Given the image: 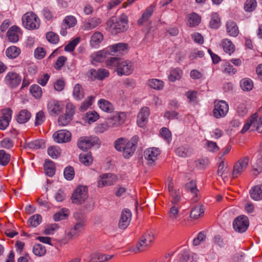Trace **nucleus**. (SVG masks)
Wrapping results in <instances>:
<instances>
[{"label": "nucleus", "instance_id": "864d4df0", "mask_svg": "<svg viewBox=\"0 0 262 262\" xmlns=\"http://www.w3.org/2000/svg\"><path fill=\"white\" fill-rule=\"evenodd\" d=\"M33 253L37 256H42L46 253V247L41 244H36L33 249Z\"/></svg>", "mask_w": 262, "mask_h": 262}, {"label": "nucleus", "instance_id": "412c9836", "mask_svg": "<svg viewBox=\"0 0 262 262\" xmlns=\"http://www.w3.org/2000/svg\"><path fill=\"white\" fill-rule=\"evenodd\" d=\"M132 219V213L128 209H123L121 213L118 223L120 229H125L129 225Z\"/></svg>", "mask_w": 262, "mask_h": 262}, {"label": "nucleus", "instance_id": "2f4dec72", "mask_svg": "<svg viewBox=\"0 0 262 262\" xmlns=\"http://www.w3.org/2000/svg\"><path fill=\"white\" fill-rule=\"evenodd\" d=\"M226 31L229 35L236 37L239 33V30L236 24L232 20H228L226 24Z\"/></svg>", "mask_w": 262, "mask_h": 262}, {"label": "nucleus", "instance_id": "f8f14e48", "mask_svg": "<svg viewBox=\"0 0 262 262\" xmlns=\"http://www.w3.org/2000/svg\"><path fill=\"white\" fill-rule=\"evenodd\" d=\"M117 177L112 173H103L100 174L97 179V186L102 188L113 185L117 181Z\"/></svg>", "mask_w": 262, "mask_h": 262}, {"label": "nucleus", "instance_id": "de8ad7c7", "mask_svg": "<svg viewBox=\"0 0 262 262\" xmlns=\"http://www.w3.org/2000/svg\"><path fill=\"white\" fill-rule=\"evenodd\" d=\"M204 209L201 205H197L193 208L190 214V217L194 219H198L204 214Z\"/></svg>", "mask_w": 262, "mask_h": 262}, {"label": "nucleus", "instance_id": "6e6552de", "mask_svg": "<svg viewBox=\"0 0 262 262\" xmlns=\"http://www.w3.org/2000/svg\"><path fill=\"white\" fill-rule=\"evenodd\" d=\"M100 141L97 137H82L77 142L78 147L81 150H87L95 145H99Z\"/></svg>", "mask_w": 262, "mask_h": 262}, {"label": "nucleus", "instance_id": "bf43d9fd", "mask_svg": "<svg viewBox=\"0 0 262 262\" xmlns=\"http://www.w3.org/2000/svg\"><path fill=\"white\" fill-rule=\"evenodd\" d=\"M48 155L53 159L57 158L61 154V149L58 146H52L48 149Z\"/></svg>", "mask_w": 262, "mask_h": 262}, {"label": "nucleus", "instance_id": "f704fd0d", "mask_svg": "<svg viewBox=\"0 0 262 262\" xmlns=\"http://www.w3.org/2000/svg\"><path fill=\"white\" fill-rule=\"evenodd\" d=\"M186 188L188 191H189L193 197V200L194 202L198 201V192L199 190L196 187V184L195 181H191L188 183L186 185Z\"/></svg>", "mask_w": 262, "mask_h": 262}, {"label": "nucleus", "instance_id": "39448f33", "mask_svg": "<svg viewBox=\"0 0 262 262\" xmlns=\"http://www.w3.org/2000/svg\"><path fill=\"white\" fill-rule=\"evenodd\" d=\"M180 201V200L170 201V208L167 213V218L168 221L172 224L184 226L185 225V221L181 217Z\"/></svg>", "mask_w": 262, "mask_h": 262}, {"label": "nucleus", "instance_id": "37998d69", "mask_svg": "<svg viewBox=\"0 0 262 262\" xmlns=\"http://www.w3.org/2000/svg\"><path fill=\"white\" fill-rule=\"evenodd\" d=\"M73 97L75 99L80 100L84 97V90L80 84H76L73 89Z\"/></svg>", "mask_w": 262, "mask_h": 262}, {"label": "nucleus", "instance_id": "09e8293b", "mask_svg": "<svg viewBox=\"0 0 262 262\" xmlns=\"http://www.w3.org/2000/svg\"><path fill=\"white\" fill-rule=\"evenodd\" d=\"M201 17L195 13H192L188 16V23L191 27L198 26L201 22Z\"/></svg>", "mask_w": 262, "mask_h": 262}, {"label": "nucleus", "instance_id": "393cba45", "mask_svg": "<svg viewBox=\"0 0 262 262\" xmlns=\"http://www.w3.org/2000/svg\"><path fill=\"white\" fill-rule=\"evenodd\" d=\"M111 55L118 53L124 54L128 51V45L125 43H118L107 47Z\"/></svg>", "mask_w": 262, "mask_h": 262}, {"label": "nucleus", "instance_id": "4be33fe9", "mask_svg": "<svg viewBox=\"0 0 262 262\" xmlns=\"http://www.w3.org/2000/svg\"><path fill=\"white\" fill-rule=\"evenodd\" d=\"M150 115V111L148 107H142L137 116V124L139 127H143L145 125L148 121Z\"/></svg>", "mask_w": 262, "mask_h": 262}, {"label": "nucleus", "instance_id": "a211bd4d", "mask_svg": "<svg viewBox=\"0 0 262 262\" xmlns=\"http://www.w3.org/2000/svg\"><path fill=\"white\" fill-rule=\"evenodd\" d=\"M161 151L158 148L150 147L147 148L144 152V157L147 161L148 164L152 165L157 160L158 156L160 155Z\"/></svg>", "mask_w": 262, "mask_h": 262}, {"label": "nucleus", "instance_id": "0e129e2a", "mask_svg": "<svg viewBox=\"0 0 262 262\" xmlns=\"http://www.w3.org/2000/svg\"><path fill=\"white\" fill-rule=\"evenodd\" d=\"M161 137L168 143L171 140V133L170 131L166 127H163L160 131Z\"/></svg>", "mask_w": 262, "mask_h": 262}, {"label": "nucleus", "instance_id": "4c0bfd02", "mask_svg": "<svg viewBox=\"0 0 262 262\" xmlns=\"http://www.w3.org/2000/svg\"><path fill=\"white\" fill-rule=\"evenodd\" d=\"M168 190L172 199L171 201L180 200L181 198V193L180 190H176L174 189L173 182L170 181L168 184Z\"/></svg>", "mask_w": 262, "mask_h": 262}, {"label": "nucleus", "instance_id": "58836bf2", "mask_svg": "<svg viewBox=\"0 0 262 262\" xmlns=\"http://www.w3.org/2000/svg\"><path fill=\"white\" fill-rule=\"evenodd\" d=\"M70 214L68 209L62 208L53 215V219L56 222L66 220L68 218Z\"/></svg>", "mask_w": 262, "mask_h": 262}, {"label": "nucleus", "instance_id": "a19ab883", "mask_svg": "<svg viewBox=\"0 0 262 262\" xmlns=\"http://www.w3.org/2000/svg\"><path fill=\"white\" fill-rule=\"evenodd\" d=\"M79 160L85 166H90L93 162V158L91 152L82 153L79 155Z\"/></svg>", "mask_w": 262, "mask_h": 262}, {"label": "nucleus", "instance_id": "4d7b16f0", "mask_svg": "<svg viewBox=\"0 0 262 262\" xmlns=\"http://www.w3.org/2000/svg\"><path fill=\"white\" fill-rule=\"evenodd\" d=\"M30 91L35 98H40L42 94L41 88L37 84H34L30 86Z\"/></svg>", "mask_w": 262, "mask_h": 262}, {"label": "nucleus", "instance_id": "774afa93", "mask_svg": "<svg viewBox=\"0 0 262 262\" xmlns=\"http://www.w3.org/2000/svg\"><path fill=\"white\" fill-rule=\"evenodd\" d=\"M87 262H103L102 254L95 253L90 254Z\"/></svg>", "mask_w": 262, "mask_h": 262}, {"label": "nucleus", "instance_id": "6ab92c4d", "mask_svg": "<svg viewBox=\"0 0 262 262\" xmlns=\"http://www.w3.org/2000/svg\"><path fill=\"white\" fill-rule=\"evenodd\" d=\"M108 55H111L107 48L95 52L90 56L91 63L93 64H96L98 62L106 61V58Z\"/></svg>", "mask_w": 262, "mask_h": 262}, {"label": "nucleus", "instance_id": "aec40b11", "mask_svg": "<svg viewBox=\"0 0 262 262\" xmlns=\"http://www.w3.org/2000/svg\"><path fill=\"white\" fill-rule=\"evenodd\" d=\"M55 142L58 143L68 142L71 140V134L65 129H61L55 132L53 135Z\"/></svg>", "mask_w": 262, "mask_h": 262}, {"label": "nucleus", "instance_id": "5fc2aeb1", "mask_svg": "<svg viewBox=\"0 0 262 262\" xmlns=\"http://www.w3.org/2000/svg\"><path fill=\"white\" fill-rule=\"evenodd\" d=\"M11 156L4 150H0V165L6 166L10 162Z\"/></svg>", "mask_w": 262, "mask_h": 262}, {"label": "nucleus", "instance_id": "bb28decb", "mask_svg": "<svg viewBox=\"0 0 262 262\" xmlns=\"http://www.w3.org/2000/svg\"><path fill=\"white\" fill-rule=\"evenodd\" d=\"M217 175L221 177L224 181L228 180L231 175V170L227 164L221 161L219 165Z\"/></svg>", "mask_w": 262, "mask_h": 262}, {"label": "nucleus", "instance_id": "603ef678", "mask_svg": "<svg viewBox=\"0 0 262 262\" xmlns=\"http://www.w3.org/2000/svg\"><path fill=\"white\" fill-rule=\"evenodd\" d=\"M28 146L31 149L36 150L45 148V144L42 140H34L28 143Z\"/></svg>", "mask_w": 262, "mask_h": 262}, {"label": "nucleus", "instance_id": "79ce46f5", "mask_svg": "<svg viewBox=\"0 0 262 262\" xmlns=\"http://www.w3.org/2000/svg\"><path fill=\"white\" fill-rule=\"evenodd\" d=\"M44 170L46 174L49 177H52L55 172V164L52 161H46L44 164Z\"/></svg>", "mask_w": 262, "mask_h": 262}, {"label": "nucleus", "instance_id": "b1692460", "mask_svg": "<svg viewBox=\"0 0 262 262\" xmlns=\"http://www.w3.org/2000/svg\"><path fill=\"white\" fill-rule=\"evenodd\" d=\"M73 217L76 221L74 228L80 233L84 230L86 225V219L84 215L79 212L74 213Z\"/></svg>", "mask_w": 262, "mask_h": 262}, {"label": "nucleus", "instance_id": "e433bc0d", "mask_svg": "<svg viewBox=\"0 0 262 262\" xmlns=\"http://www.w3.org/2000/svg\"><path fill=\"white\" fill-rule=\"evenodd\" d=\"M183 74V71L179 68L171 69L168 75V79L171 82L179 80L181 79Z\"/></svg>", "mask_w": 262, "mask_h": 262}, {"label": "nucleus", "instance_id": "c756f323", "mask_svg": "<svg viewBox=\"0 0 262 262\" xmlns=\"http://www.w3.org/2000/svg\"><path fill=\"white\" fill-rule=\"evenodd\" d=\"M220 46L223 48L225 53L229 55L233 53L235 50V45L228 38L222 39L220 42Z\"/></svg>", "mask_w": 262, "mask_h": 262}, {"label": "nucleus", "instance_id": "cd10ccee", "mask_svg": "<svg viewBox=\"0 0 262 262\" xmlns=\"http://www.w3.org/2000/svg\"><path fill=\"white\" fill-rule=\"evenodd\" d=\"M102 23L101 18L96 17H91L85 21L82 29L85 31L92 30L98 26Z\"/></svg>", "mask_w": 262, "mask_h": 262}, {"label": "nucleus", "instance_id": "473e14b6", "mask_svg": "<svg viewBox=\"0 0 262 262\" xmlns=\"http://www.w3.org/2000/svg\"><path fill=\"white\" fill-rule=\"evenodd\" d=\"M99 107L103 111L111 113L113 112L114 108L113 104L104 99H101L98 101Z\"/></svg>", "mask_w": 262, "mask_h": 262}, {"label": "nucleus", "instance_id": "1a4fd4ad", "mask_svg": "<svg viewBox=\"0 0 262 262\" xmlns=\"http://www.w3.org/2000/svg\"><path fill=\"white\" fill-rule=\"evenodd\" d=\"M88 187L84 186H78L73 192L71 199L75 204H82L88 197Z\"/></svg>", "mask_w": 262, "mask_h": 262}, {"label": "nucleus", "instance_id": "680f3d73", "mask_svg": "<svg viewBox=\"0 0 262 262\" xmlns=\"http://www.w3.org/2000/svg\"><path fill=\"white\" fill-rule=\"evenodd\" d=\"M46 37L47 40L52 44H57L59 40L58 35L52 31L47 32Z\"/></svg>", "mask_w": 262, "mask_h": 262}, {"label": "nucleus", "instance_id": "c85d7f7f", "mask_svg": "<svg viewBox=\"0 0 262 262\" xmlns=\"http://www.w3.org/2000/svg\"><path fill=\"white\" fill-rule=\"evenodd\" d=\"M12 111L7 109L3 111V116L0 117V129L4 130L8 126L11 119Z\"/></svg>", "mask_w": 262, "mask_h": 262}, {"label": "nucleus", "instance_id": "a878e982", "mask_svg": "<svg viewBox=\"0 0 262 262\" xmlns=\"http://www.w3.org/2000/svg\"><path fill=\"white\" fill-rule=\"evenodd\" d=\"M21 34V30L19 27L13 26L8 31L7 36L10 42L15 43L18 41L19 37Z\"/></svg>", "mask_w": 262, "mask_h": 262}, {"label": "nucleus", "instance_id": "4468645a", "mask_svg": "<svg viewBox=\"0 0 262 262\" xmlns=\"http://www.w3.org/2000/svg\"><path fill=\"white\" fill-rule=\"evenodd\" d=\"M21 81V76L15 72H8L5 77V83L11 88L17 87L20 84Z\"/></svg>", "mask_w": 262, "mask_h": 262}, {"label": "nucleus", "instance_id": "2eb2a0df", "mask_svg": "<svg viewBox=\"0 0 262 262\" xmlns=\"http://www.w3.org/2000/svg\"><path fill=\"white\" fill-rule=\"evenodd\" d=\"M249 226L248 219L246 216H240L236 218L233 223L234 229L238 232H244Z\"/></svg>", "mask_w": 262, "mask_h": 262}, {"label": "nucleus", "instance_id": "6e6d98bb", "mask_svg": "<svg viewBox=\"0 0 262 262\" xmlns=\"http://www.w3.org/2000/svg\"><path fill=\"white\" fill-rule=\"evenodd\" d=\"M62 24L69 28L74 27L77 24V19L72 15L67 16L63 19Z\"/></svg>", "mask_w": 262, "mask_h": 262}, {"label": "nucleus", "instance_id": "052dcab7", "mask_svg": "<svg viewBox=\"0 0 262 262\" xmlns=\"http://www.w3.org/2000/svg\"><path fill=\"white\" fill-rule=\"evenodd\" d=\"M42 221V217L39 214H36L32 216L28 220V224L32 227H36L39 225Z\"/></svg>", "mask_w": 262, "mask_h": 262}, {"label": "nucleus", "instance_id": "5701e85b", "mask_svg": "<svg viewBox=\"0 0 262 262\" xmlns=\"http://www.w3.org/2000/svg\"><path fill=\"white\" fill-rule=\"evenodd\" d=\"M155 9V5L153 4L147 7L143 12L141 17L137 20L138 25L142 26L146 23L152 16Z\"/></svg>", "mask_w": 262, "mask_h": 262}, {"label": "nucleus", "instance_id": "f257e3e1", "mask_svg": "<svg viewBox=\"0 0 262 262\" xmlns=\"http://www.w3.org/2000/svg\"><path fill=\"white\" fill-rule=\"evenodd\" d=\"M106 64L110 69H116V72L119 76L130 75L134 70L133 62L120 58L110 57L106 59Z\"/></svg>", "mask_w": 262, "mask_h": 262}, {"label": "nucleus", "instance_id": "20e7f679", "mask_svg": "<svg viewBox=\"0 0 262 262\" xmlns=\"http://www.w3.org/2000/svg\"><path fill=\"white\" fill-rule=\"evenodd\" d=\"M154 239L155 237L153 232L148 230L141 236L135 246H132L129 248L128 251L134 253L145 251L151 247Z\"/></svg>", "mask_w": 262, "mask_h": 262}, {"label": "nucleus", "instance_id": "e2e57ef3", "mask_svg": "<svg viewBox=\"0 0 262 262\" xmlns=\"http://www.w3.org/2000/svg\"><path fill=\"white\" fill-rule=\"evenodd\" d=\"M46 119L45 112L43 111H40L36 113L35 120V125L39 126L42 124Z\"/></svg>", "mask_w": 262, "mask_h": 262}, {"label": "nucleus", "instance_id": "c03bdc74", "mask_svg": "<svg viewBox=\"0 0 262 262\" xmlns=\"http://www.w3.org/2000/svg\"><path fill=\"white\" fill-rule=\"evenodd\" d=\"M148 84L151 88L157 90L163 89L164 85V82L158 79H151L148 80Z\"/></svg>", "mask_w": 262, "mask_h": 262}, {"label": "nucleus", "instance_id": "9b49d317", "mask_svg": "<svg viewBox=\"0 0 262 262\" xmlns=\"http://www.w3.org/2000/svg\"><path fill=\"white\" fill-rule=\"evenodd\" d=\"M249 162V158L248 157H243L236 162L234 164L232 173L233 178H236L241 176L247 169Z\"/></svg>", "mask_w": 262, "mask_h": 262}, {"label": "nucleus", "instance_id": "ddd939ff", "mask_svg": "<svg viewBox=\"0 0 262 262\" xmlns=\"http://www.w3.org/2000/svg\"><path fill=\"white\" fill-rule=\"evenodd\" d=\"M88 76L89 79L91 81L95 80H103L110 76V72L105 69H92L89 71Z\"/></svg>", "mask_w": 262, "mask_h": 262}, {"label": "nucleus", "instance_id": "72a5a7b5", "mask_svg": "<svg viewBox=\"0 0 262 262\" xmlns=\"http://www.w3.org/2000/svg\"><path fill=\"white\" fill-rule=\"evenodd\" d=\"M31 117V113L26 109L21 110L16 116L17 121L20 124L28 122Z\"/></svg>", "mask_w": 262, "mask_h": 262}, {"label": "nucleus", "instance_id": "69168bd1", "mask_svg": "<svg viewBox=\"0 0 262 262\" xmlns=\"http://www.w3.org/2000/svg\"><path fill=\"white\" fill-rule=\"evenodd\" d=\"M256 6V0H247L245 3L244 9L246 11L251 12L255 9Z\"/></svg>", "mask_w": 262, "mask_h": 262}, {"label": "nucleus", "instance_id": "a18cd8bd", "mask_svg": "<svg viewBox=\"0 0 262 262\" xmlns=\"http://www.w3.org/2000/svg\"><path fill=\"white\" fill-rule=\"evenodd\" d=\"M240 86L243 91H249L253 89V83L250 78H243L240 81Z\"/></svg>", "mask_w": 262, "mask_h": 262}, {"label": "nucleus", "instance_id": "9d476101", "mask_svg": "<svg viewBox=\"0 0 262 262\" xmlns=\"http://www.w3.org/2000/svg\"><path fill=\"white\" fill-rule=\"evenodd\" d=\"M229 111L228 103L224 100H215L214 102L213 115L216 118L224 117Z\"/></svg>", "mask_w": 262, "mask_h": 262}, {"label": "nucleus", "instance_id": "0eeeda50", "mask_svg": "<svg viewBox=\"0 0 262 262\" xmlns=\"http://www.w3.org/2000/svg\"><path fill=\"white\" fill-rule=\"evenodd\" d=\"M250 126L255 128L258 133H261L262 116H258L257 113L253 114L247 120L241 130V133L242 134L245 133L249 129Z\"/></svg>", "mask_w": 262, "mask_h": 262}, {"label": "nucleus", "instance_id": "7ed1b4c3", "mask_svg": "<svg viewBox=\"0 0 262 262\" xmlns=\"http://www.w3.org/2000/svg\"><path fill=\"white\" fill-rule=\"evenodd\" d=\"M128 28V19L125 14L121 15L119 18H112L106 23V29L113 34L124 32Z\"/></svg>", "mask_w": 262, "mask_h": 262}, {"label": "nucleus", "instance_id": "f3484780", "mask_svg": "<svg viewBox=\"0 0 262 262\" xmlns=\"http://www.w3.org/2000/svg\"><path fill=\"white\" fill-rule=\"evenodd\" d=\"M126 119V114L124 112H117L107 119L110 127H116L124 123Z\"/></svg>", "mask_w": 262, "mask_h": 262}, {"label": "nucleus", "instance_id": "dca6fc26", "mask_svg": "<svg viewBox=\"0 0 262 262\" xmlns=\"http://www.w3.org/2000/svg\"><path fill=\"white\" fill-rule=\"evenodd\" d=\"M63 108V105L55 99L51 100L47 104L48 111L51 116L58 115L62 112Z\"/></svg>", "mask_w": 262, "mask_h": 262}, {"label": "nucleus", "instance_id": "ea45409f", "mask_svg": "<svg viewBox=\"0 0 262 262\" xmlns=\"http://www.w3.org/2000/svg\"><path fill=\"white\" fill-rule=\"evenodd\" d=\"M20 52V49L19 48L12 46L7 49L6 54L8 58L14 59L19 56Z\"/></svg>", "mask_w": 262, "mask_h": 262}, {"label": "nucleus", "instance_id": "49530a36", "mask_svg": "<svg viewBox=\"0 0 262 262\" xmlns=\"http://www.w3.org/2000/svg\"><path fill=\"white\" fill-rule=\"evenodd\" d=\"M192 152V149L188 146H181L178 148L176 150V154L181 157L189 156Z\"/></svg>", "mask_w": 262, "mask_h": 262}, {"label": "nucleus", "instance_id": "3c124183", "mask_svg": "<svg viewBox=\"0 0 262 262\" xmlns=\"http://www.w3.org/2000/svg\"><path fill=\"white\" fill-rule=\"evenodd\" d=\"M85 120L89 124L93 123L99 118V115L95 111H89L85 114Z\"/></svg>", "mask_w": 262, "mask_h": 262}, {"label": "nucleus", "instance_id": "13d9d810", "mask_svg": "<svg viewBox=\"0 0 262 262\" xmlns=\"http://www.w3.org/2000/svg\"><path fill=\"white\" fill-rule=\"evenodd\" d=\"M94 99V96H90L88 97L86 99H85V100L81 103L80 107V111H85L93 104Z\"/></svg>", "mask_w": 262, "mask_h": 262}, {"label": "nucleus", "instance_id": "f03ea898", "mask_svg": "<svg viewBox=\"0 0 262 262\" xmlns=\"http://www.w3.org/2000/svg\"><path fill=\"white\" fill-rule=\"evenodd\" d=\"M138 141L139 137L136 135L129 140L124 138H120L115 141L114 147L117 151L122 152L124 158L128 159L134 154Z\"/></svg>", "mask_w": 262, "mask_h": 262}, {"label": "nucleus", "instance_id": "423d86ee", "mask_svg": "<svg viewBox=\"0 0 262 262\" xmlns=\"http://www.w3.org/2000/svg\"><path fill=\"white\" fill-rule=\"evenodd\" d=\"M23 25L25 28L32 30L37 29L40 26V19L33 12L26 13L22 17Z\"/></svg>", "mask_w": 262, "mask_h": 262}, {"label": "nucleus", "instance_id": "c9c22d12", "mask_svg": "<svg viewBox=\"0 0 262 262\" xmlns=\"http://www.w3.org/2000/svg\"><path fill=\"white\" fill-rule=\"evenodd\" d=\"M251 198L255 200L258 201L262 199V185H256L254 186L250 191Z\"/></svg>", "mask_w": 262, "mask_h": 262}, {"label": "nucleus", "instance_id": "7c9ffc66", "mask_svg": "<svg viewBox=\"0 0 262 262\" xmlns=\"http://www.w3.org/2000/svg\"><path fill=\"white\" fill-rule=\"evenodd\" d=\"M104 38L102 33L96 31L91 36L90 41V46L94 48H98Z\"/></svg>", "mask_w": 262, "mask_h": 262}, {"label": "nucleus", "instance_id": "8fccbe9b", "mask_svg": "<svg viewBox=\"0 0 262 262\" xmlns=\"http://www.w3.org/2000/svg\"><path fill=\"white\" fill-rule=\"evenodd\" d=\"M221 20L219 15L217 13H213L211 15L209 23L210 27L213 29H217L220 26Z\"/></svg>", "mask_w": 262, "mask_h": 262}, {"label": "nucleus", "instance_id": "338daca9", "mask_svg": "<svg viewBox=\"0 0 262 262\" xmlns=\"http://www.w3.org/2000/svg\"><path fill=\"white\" fill-rule=\"evenodd\" d=\"M1 146L2 148L10 149L13 147L14 142L9 138H5L1 141Z\"/></svg>", "mask_w": 262, "mask_h": 262}]
</instances>
